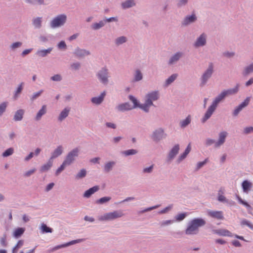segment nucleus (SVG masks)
Here are the masks:
<instances>
[{"instance_id": "1", "label": "nucleus", "mask_w": 253, "mask_h": 253, "mask_svg": "<svg viewBox=\"0 0 253 253\" xmlns=\"http://www.w3.org/2000/svg\"><path fill=\"white\" fill-rule=\"evenodd\" d=\"M206 221L202 218H195L189 221L185 233L186 235H195L199 232V228L204 226Z\"/></svg>"}, {"instance_id": "2", "label": "nucleus", "mask_w": 253, "mask_h": 253, "mask_svg": "<svg viewBox=\"0 0 253 253\" xmlns=\"http://www.w3.org/2000/svg\"><path fill=\"white\" fill-rule=\"evenodd\" d=\"M225 96L224 94L221 92L213 100L211 105L209 107L206 111L204 117L202 119V122L204 123L211 116L213 112L215 111L218 104L224 98Z\"/></svg>"}, {"instance_id": "3", "label": "nucleus", "mask_w": 253, "mask_h": 253, "mask_svg": "<svg viewBox=\"0 0 253 253\" xmlns=\"http://www.w3.org/2000/svg\"><path fill=\"white\" fill-rule=\"evenodd\" d=\"M96 77L99 82L104 85H107L109 81L110 73L108 69L106 67L101 68L96 73Z\"/></svg>"}, {"instance_id": "4", "label": "nucleus", "mask_w": 253, "mask_h": 253, "mask_svg": "<svg viewBox=\"0 0 253 253\" xmlns=\"http://www.w3.org/2000/svg\"><path fill=\"white\" fill-rule=\"evenodd\" d=\"M124 213L122 210L114 211L105 213L99 218L100 221H110L123 216Z\"/></svg>"}, {"instance_id": "5", "label": "nucleus", "mask_w": 253, "mask_h": 253, "mask_svg": "<svg viewBox=\"0 0 253 253\" xmlns=\"http://www.w3.org/2000/svg\"><path fill=\"white\" fill-rule=\"evenodd\" d=\"M213 72V66L212 63H211L207 69L204 72L201 78L200 86L205 85L209 79L211 77Z\"/></svg>"}, {"instance_id": "6", "label": "nucleus", "mask_w": 253, "mask_h": 253, "mask_svg": "<svg viewBox=\"0 0 253 253\" xmlns=\"http://www.w3.org/2000/svg\"><path fill=\"white\" fill-rule=\"evenodd\" d=\"M167 134L165 133L164 129L162 127H159L153 131L151 138L153 141L158 142L165 138Z\"/></svg>"}, {"instance_id": "7", "label": "nucleus", "mask_w": 253, "mask_h": 253, "mask_svg": "<svg viewBox=\"0 0 253 253\" xmlns=\"http://www.w3.org/2000/svg\"><path fill=\"white\" fill-rule=\"evenodd\" d=\"M80 153V150L78 148H75L70 151L65 157V161L71 165L78 157Z\"/></svg>"}, {"instance_id": "8", "label": "nucleus", "mask_w": 253, "mask_h": 253, "mask_svg": "<svg viewBox=\"0 0 253 253\" xmlns=\"http://www.w3.org/2000/svg\"><path fill=\"white\" fill-rule=\"evenodd\" d=\"M67 17H56L50 22V27L55 28L63 26L66 21Z\"/></svg>"}, {"instance_id": "9", "label": "nucleus", "mask_w": 253, "mask_h": 253, "mask_svg": "<svg viewBox=\"0 0 253 253\" xmlns=\"http://www.w3.org/2000/svg\"><path fill=\"white\" fill-rule=\"evenodd\" d=\"M250 98V97H247L243 102L237 106L234 110L232 113V115L234 117L237 116L243 109L249 105Z\"/></svg>"}, {"instance_id": "10", "label": "nucleus", "mask_w": 253, "mask_h": 253, "mask_svg": "<svg viewBox=\"0 0 253 253\" xmlns=\"http://www.w3.org/2000/svg\"><path fill=\"white\" fill-rule=\"evenodd\" d=\"M84 241V239H77V240H72L68 243H65L63 244H61V245H57V246L54 247L51 250V252H54V251H56L58 249H61V248H66L68 246L74 245L75 244L80 243Z\"/></svg>"}, {"instance_id": "11", "label": "nucleus", "mask_w": 253, "mask_h": 253, "mask_svg": "<svg viewBox=\"0 0 253 253\" xmlns=\"http://www.w3.org/2000/svg\"><path fill=\"white\" fill-rule=\"evenodd\" d=\"M73 54L78 58H83L86 56L89 55L90 52L85 49H82L77 47L75 48Z\"/></svg>"}, {"instance_id": "12", "label": "nucleus", "mask_w": 253, "mask_h": 253, "mask_svg": "<svg viewBox=\"0 0 253 253\" xmlns=\"http://www.w3.org/2000/svg\"><path fill=\"white\" fill-rule=\"evenodd\" d=\"M179 150V144H175L170 150L168 154L167 161L168 162H171V161L175 158L176 155L178 153Z\"/></svg>"}, {"instance_id": "13", "label": "nucleus", "mask_w": 253, "mask_h": 253, "mask_svg": "<svg viewBox=\"0 0 253 253\" xmlns=\"http://www.w3.org/2000/svg\"><path fill=\"white\" fill-rule=\"evenodd\" d=\"M183 53L182 52H177L172 55L169 59L168 64L169 65H172L176 63L183 56Z\"/></svg>"}, {"instance_id": "14", "label": "nucleus", "mask_w": 253, "mask_h": 253, "mask_svg": "<svg viewBox=\"0 0 253 253\" xmlns=\"http://www.w3.org/2000/svg\"><path fill=\"white\" fill-rule=\"evenodd\" d=\"M206 37L205 33L202 34L194 43V47H199L205 45L206 44Z\"/></svg>"}, {"instance_id": "15", "label": "nucleus", "mask_w": 253, "mask_h": 253, "mask_svg": "<svg viewBox=\"0 0 253 253\" xmlns=\"http://www.w3.org/2000/svg\"><path fill=\"white\" fill-rule=\"evenodd\" d=\"M159 93L158 91H153L148 93L145 96V101H150L153 103V101H156L159 98Z\"/></svg>"}, {"instance_id": "16", "label": "nucleus", "mask_w": 253, "mask_h": 253, "mask_svg": "<svg viewBox=\"0 0 253 253\" xmlns=\"http://www.w3.org/2000/svg\"><path fill=\"white\" fill-rule=\"evenodd\" d=\"M228 135V133L226 131H221L219 133V138L217 142L214 144V147L217 148L221 146L224 144L226 138Z\"/></svg>"}, {"instance_id": "17", "label": "nucleus", "mask_w": 253, "mask_h": 253, "mask_svg": "<svg viewBox=\"0 0 253 253\" xmlns=\"http://www.w3.org/2000/svg\"><path fill=\"white\" fill-rule=\"evenodd\" d=\"M208 215L213 218L222 220L224 219L223 212L222 211H215L209 210L207 212Z\"/></svg>"}, {"instance_id": "18", "label": "nucleus", "mask_w": 253, "mask_h": 253, "mask_svg": "<svg viewBox=\"0 0 253 253\" xmlns=\"http://www.w3.org/2000/svg\"><path fill=\"white\" fill-rule=\"evenodd\" d=\"M63 152V148L62 146L59 145L54 151L51 153V157L49 158L53 161V160L57 158L62 155Z\"/></svg>"}, {"instance_id": "19", "label": "nucleus", "mask_w": 253, "mask_h": 253, "mask_svg": "<svg viewBox=\"0 0 253 253\" xmlns=\"http://www.w3.org/2000/svg\"><path fill=\"white\" fill-rule=\"evenodd\" d=\"M240 87L239 84H237L236 86L232 88H229L227 90H224L222 92L224 94L225 97L229 95H232L234 94H236L239 91V88Z\"/></svg>"}, {"instance_id": "20", "label": "nucleus", "mask_w": 253, "mask_h": 253, "mask_svg": "<svg viewBox=\"0 0 253 253\" xmlns=\"http://www.w3.org/2000/svg\"><path fill=\"white\" fill-rule=\"evenodd\" d=\"M116 109L120 112H125L132 109L131 105L129 102L120 104L116 107Z\"/></svg>"}, {"instance_id": "21", "label": "nucleus", "mask_w": 253, "mask_h": 253, "mask_svg": "<svg viewBox=\"0 0 253 253\" xmlns=\"http://www.w3.org/2000/svg\"><path fill=\"white\" fill-rule=\"evenodd\" d=\"M213 233L219 236L232 237V233L229 230L225 229H215L212 231Z\"/></svg>"}, {"instance_id": "22", "label": "nucleus", "mask_w": 253, "mask_h": 253, "mask_svg": "<svg viewBox=\"0 0 253 253\" xmlns=\"http://www.w3.org/2000/svg\"><path fill=\"white\" fill-rule=\"evenodd\" d=\"M106 95V92L104 91L99 96L94 97L91 99V101L93 104L96 105L100 104L104 100V97Z\"/></svg>"}, {"instance_id": "23", "label": "nucleus", "mask_w": 253, "mask_h": 253, "mask_svg": "<svg viewBox=\"0 0 253 253\" xmlns=\"http://www.w3.org/2000/svg\"><path fill=\"white\" fill-rule=\"evenodd\" d=\"M99 190V186H94L91 188H90L86 191H85L83 195V197L84 198H89L92 194H93L96 192L98 191Z\"/></svg>"}, {"instance_id": "24", "label": "nucleus", "mask_w": 253, "mask_h": 253, "mask_svg": "<svg viewBox=\"0 0 253 253\" xmlns=\"http://www.w3.org/2000/svg\"><path fill=\"white\" fill-rule=\"evenodd\" d=\"M70 111V108L69 107L65 108L60 113L58 117V121L61 122H62L65 118H66L69 115V112Z\"/></svg>"}, {"instance_id": "25", "label": "nucleus", "mask_w": 253, "mask_h": 253, "mask_svg": "<svg viewBox=\"0 0 253 253\" xmlns=\"http://www.w3.org/2000/svg\"><path fill=\"white\" fill-rule=\"evenodd\" d=\"M191 149L190 144H189L185 149L184 152L181 154L177 159V163L178 164L180 163L182 161H183L184 159L186 158L188 154L189 153Z\"/></svg>"}, {"instance_id": "26", "label": "nucleus", "mask_w": 253, "mask_h": 253, "mask_svg": "<svg viewBox=\"0 0 253 253\" xmlns=\"http://www.w3.org/2000/svg\"><path fill=\"white\" fill-rule=\"evenodd\" d=\"M25 111L23 109H19L17 110L13 116V120L15 122L20 121L23 119Z\"/></svg>"}, {"instance_id": "27", "label": "nucleus", "mask_w": 253, "mask_h": 253, "mask_svg": "<svg viewBox=\"0 0 253 253\" xmlns=\"http://www.w3.org/2000/svg\"><path fill=\"white\" fill-rule=\"evenodd\" d=\"M253 73V62L250 65L244 67L242 74L244 77L248 76Z\"/></svg>"}, {"instance_id": "28", "label": "nucleus", "mask_w": 253, "mask_h": 253, "mask_svg": "<svg viewBox=\"0 0 253 253\" xmlns=\"http://www.w3.org/2000/svg\"><path fill=\"white\" fill-rule=\"evenodd\" d=\"M244 192L248 193L252 187V183L248 180H244L242 183Z\"/></svg>"}, {"instance_id": "29", "label": "nucleus", "mask_w": 253, "mask_h": 253, "mask_svg": "<svg viewBox=\"0 0 253 253\" xmlns=\"http://www.w3.org/2000/svg\"><path fill=\"white\" fill-rule=\"evenodd\" d=\"M52 50V47H49L46 49L38 50L36 54L39 57H46L48 54L50 53Z\"/></svg>"}, {"instance_id": "30", "label": "nucleus", "mask_w": 253, "mask_h": 253, "mask_svg": "<svg viewBox=\"0 0 253 253\" xmlns=\"http://www.w3.org/2000/svg\"><path fill=\"white\" fill-rule=\"evenodd\" d=\"M154 105L153 103H151L150 101H145L144 104H139L138 107L143 110L145 112L148 113L149 112V107Z\"/></svg>"}, {"instance_id": "31", "label": "nucleus", "mask_w": 253, "mask_h": 253, "mask_svg": "<svg viewBox=\"0 0 253 253\" xmlns=\"http://www.w3.org/2000/svg\"><path fill=\"white\" fill-rule=\"evenodd\" d=\"M53 165V161L50 159L48 160L47 163L43 165L40 168V171L41 172L47 171L52 167Z\"/></svg>"}, {"instance_id": "32", "label": "nucleus", "mask_w": 253, "mask_h": 253, "mask_svg": "<svg viewBox=\"0 0 253 253\" xmlns=\"http://www.w3.org/2000/svg\"><path fill=\"white\" fill-rule=\"evenodd\" d=\"M24 83L21 82L20 84H19L18 87L14 91L13 94V98L15 100H16L19 97L23 89V86L24 85Z\"/></svg>"}, {"instance_id": "33", "label": "nucleus", "mask_w": 253, "mask_h": 253, "mask_svg": "<svg viewBox=\"0 0 253 253\" xmlns=\"http://www.w3.org/2000/svg\"><path fill=\"white\" fill-rule=\"evenodd\" d=\"M136 4L134 0H126L121 3L123 9H127L135 6Z\"/></svg>"}, {"instance_id": "34", "label": "nucleus", "mask_w": 253, "mask_h": 253, "mask_svg": "<svg viewBox=\"0 0 253 253\" xmlns=\"http://www.w3.org/2000/svg\"><path fill=\"white\" fill-rule=\"evenodd\" d=\"M46 113V106L43 105L42 106L41 109L38 111L35 118L36 121H40L42 116L45 114Z\"/></svg>"}, {"instance_id": "35", "label": "nucleus", "mask_w": 253, "mask_h": 253, "mask_svg": "<svg viewBox=\"0 0 253 253\" xmlns=\"http://www.w3.org/2000/svg\"><path fill=\"white\" fill-rule=\"evenodd\" d=\"M116 162L114 161H109L106 163L104 166V171L105 173H108L112 170L113 167L115 166Z\"/></svg>"}, {"instance_id": "36", "label": "nucleus", "mask_w": 253, "mask_h": 253, "mask_svg": "<svg viewBox=\"0 0 253 253\" xmlns=\"http://www.w3.org/2000/svg\"><path fill=\"white\" fill-rule=\"evenodd\" d=\"M25 231V228L18 227L13 231V236L15 238H19L24 234Z\"/></svg>"}, {"instance_id": "37", "label": "nucleus", "mask_w": 253, "mask_h": 253, "mask_svg": "<svg viewBox=\"0 0 253 253\" xmlns=\"http://www.w3.org/2000/svg\"><path fill=\"white\" fill-rule=\"evenodd\" d=\"M127 41V38L124 36H122L116 38L114 41V43L117 46H119L126 43Z\"/></svg>"}, {"instance_id": "38", "label": "nucleus", "mask_w": 253, "mask_h": 253, "mask_svg": "<svg viewBox=\"0 0 253 253\" xmlns=\"http://www.w3.org/2000/svg\"><path fill=\"white\" fill-rule=\"evenodd\" d=\"M143 79V74L141 73V71L139 69H137L135 71V72L133 75V82H139L142 80Z\"/></svg>"}, {"instance_id": "39", "label": "nucleus", "mask_w": 253, "mask_h": 253, "mask_svg": "<svg viewBox=\"0 0 253 253\" xmlns=\"http://www.w3.org/2000/svg\"><path fill=\"white\" fill-rule=\"evenodd\" d=\"M191 118L190 115H188L185 120H181L179 123V126L181 128H185L187 126L191 123Z\"/></svg>"}, {"instance_id": "40", "label": "nucleus", "mask_w": 253, "mask_h": 253, "mask_svg": "<svg viewBox=\"0 0 253 253\" xmlns=\"http://www.w3.org/2000/svg\"><path fill=\"white\" fill-rule=\"evenodd\" d=\"M197 20V17H186L182 23L183 26H187L194 22Z\"/></svg>"}, {"instance_id": "41", "label": "nucleus", "mask_w": 253, "mask_h": 253, "mask_svg": "<svg viewBox=\"0 0 253 253\" xmlns=\"http://www.w3.org/2000/svg\"><path fill=\"white\" fill-rule=\"evenodd\" d=\"M178 77L177 74H173L169 76L166 81L165 83V86H168L171 83H172Z\"/></svg>"}, {"instance_id": "42", "label": "nucleus", "mask_w": 253, "mask_h": 253, "mask_svg": "<svg viewBox=\"0 0 253 253\" xmlns=\"http://www.w3.org/2000/svg\"><path fill=\"white\" fill-rule=\"evenodd\" d=\"M106 24L105 21L104 20L100 21L98 23H94L92 24L91 28L93 30H97L103 27Z\"/></svg>"}, {"instance_id": "43", "label": "nucleus", "mask_w": 253, "mask_h": 253, "mask_svg": "<svg viewBox=\"0 0 253 253\" xmlns=\"http://www.w3.org/2000/svg\"><path fill=\"white\" fill-rule=\"evenodd\" d=\"M42 17H38L33 19L32 21L33 24L35 28L40 29L42 27Z\"/></svg>"}, {"instance_id": "44", "label": "nucleus", "mask_w": 253, "mask_h": 253, "mask_svg": "<svg viewBox=\"0 0 253 253\" xmlns=\"http://www.w3.org/2000/svg\"><path fill=\"white\" fill-rule=\"evenodd\" d=\"M128 98L133 104V105H131L132 109L137 108L139 106V103L134 96L132 95H129L128 96Z\"/></svg>"}, {"instance_id": "45", "label": "nucleus", "mask_w": 253, "mask_h": 253, "mask_svg": "<svg viewBox=\"0 0 253 253\" xmlns=\"http://www.w3.org/2000/svg\"><path fill=\"white\" fill-rule=\"evenodd\" d=\"M138 151L136 149H129L122 152V154L125 156H128L131 155H134L137 154Z\"/></svg>"}, {"instance_id": "46", "label": "nucleus", "mask_w": 253, "mask_h": 253, "mask_svg": "<svg viewBox=\"0 0 253 253\" xmlns=\"http://www.w3.org/2000/svg\"><path fill=\"white\" fill-rule=\"evenodd\" d=\"M70 166L65 160H64L62 165L58 168L55 172V175L58 176L63 170H64L66 166Z\"/></svg>"}, {"instance_id": "47", "label": "nucleus", "mask_w": 253, "mask_h": 253, "mask_svg": "<svg viewBox=\"0 0 253 253\" xmlns=\"http://www.w3.org/2000/svg\"><path fill=\"white\" fill-rule=\"evenodd\" d=\"M42 233H52L53 230L51 228L48 227L45 224L42 223L40 228Z\"/></svg>"}, {"instance_id": "48", "label": "nucleus", "mask_w": 253, "mask_h": 253, "mask_svg": "<svg viewBox=\"0 0 253 253\" xmlns=\"http://www.w3.org/2000/svg\"><path fill=\"white\" fill-rule=\"evenodd\" d=\"M24 245V241L20 240L18 241L16 245L13 248L12 250V253H16L19 249L21 248Z\"/></svg>"}, {"instance_id": "49", "label": "nucleus", "mask_w": 253, "mask_h": 253, "mask_svg": "<svg viewBox=\"0 0 253 253\" xmlns=\"http://www.w3.org/2000/svg\"><path fill=\"white\" fill-rule=\"evenodd\" d=\"M86 175V170L83 169L76 175V178L77 179H82L84 178Z\"/></svg>"}, {"instance_id": "50", "label": "nucleus", "mask_w": 253, "mask_h": 253, "mask_svg": "<svg viewBox=\"0 0 253 253\" xmlns=\"http://www.w3.org/2000/svg\"><path fill=\"white\" fill-rule=\"evenodd\" d=\"M111 197H104L97 200L96 201V203L98 204H103L108 202L111 200Z\"/></svg>"}, {"instance_id": "51", "label": "nucleus", "mask_w": 253, "mask_h": 253, "mask_svg": "<svg viewBox=\"0 0 253 253\" xmlns=\"http://www.w3.org/2000/svg\"><path fill=\"white\" fill-rule=\"evenodd\" d=\"M14 153V149L12 147L9 148L4 151L2 154V156L3 157H7L12 155Z\"/></svg>"}, {"instance_id": "52", "label": "nucleus", "mask_w": 253, "mask_h": 253, "mask_svg": "<svg viewBox=\"0 0 253 253\" xmlns=\"http://www.w3.org/2000/svg\"><path fill=\"white\" fill-rule=\"evenodd\" d=\"M8 104L7 102H3L0 104V117L5 112Z\"/></svg>"}, {"instance_id": "53", "label": "nucleus", "mask_w": 253, "mask_h": 253, "mask_svg": "<svg viewBox=\"0 0 253 253\" xmlns=\"http://www.w3.org/2000/svg\"><path fill=\"white\" fill-rule=\"evenodd\" d=\"M43 90L42 89H41L38 92H35L33 94V95L30 97V100L31 101H34L37 98L39 97L43 93Z\"/></svg>"}, {"instance_id": "54", "label": "nucleus", "mask_w": 253, "mask_h": 253, "mask_svg": "<svg viewBox=\"0 0 253 253\" xmlns=\"http://www.w3.org/2000/svg\"><path fill=\"white\" fill-rule=\"evenodd\" d=\"M0 245L2 247H7L8 243L6 241V235L4 234L0 239Z\"/></svg>"}, {"instance_id": "55", "label": "nucleus", "mask_w": 253, "mask_h": 253, "mask_svg": "<svg viewBox=\"0 0 253 253\" xmlns=\"http://www.w3.org/2000/svg\"><path fill=\"white\" fill-rule=\"evenodd\" d=\"M187 215L186 212L178 213L175 216V218L177 221H181L186 217Z\"/></svg>"}, {"instance_id": "56", "label": "nucleus", "mask_w": 253, "mask_h": 253, "mask_svg": "<svg viewBox=\"0 0 253 253\" xmlns=\"http://www.w3.org/2000/svg\"><path fill=\"white\" fill-rule=\"evenodd\" d=\"M22 42H13L10 45V48L12 50H14L16 48L20 47L22 46Z\"/></svg>"}, {"instance_id": "57", "label": "nucleus", "mask_w": 253, "mask_h": 253, "mask_svg": "<svg viewBox=\"0 0 253 253\" xmlns=\"http://www.w3.org/2000/svg\"><path fill=\"white\" fill-rule=\"evenodd\" d=\"M241 226L246 225L248 226L251 229L253 230V224H252L249 221L244 219L241 222Z\"/></svg>"}, {"instance_id": "58", "label": "nucleus", "mask_w": 253, "mask_h": 253, "mask_svg": "<svg viewBox=\"0 0 253 253\" xmlns=\"http://www.w3.org/2000/svg\"><path fill=\"white\" fill-rule=\"evenodd\" d=\"M208 161V159L207 158L203 162H198L197 164V167L195 169V170L198 171L199 169H200L201 168H202L204 166H205L206 164Z\"/></svg>"}, {"instance_id": "59", "label": "nucleus", "mask_w": 253, "mask_h": 253, "mask_svg": "<svg viewBox=\"0 0 253 253\" xmlns=\"http://www.w3.org/2000/svg\"><path fill=\"white\" fill-rule=\"evenodd\" d=\"M160 207V205H156V206H152V207H149V208H147L146 209H145L144 210H142V211H138V214H141V213H143L144 212H147V211H151L153 210H154V209H156L158 208H159Z\"/></svg>"}, {"instance_id": "60", "label": "nucleus", "mask_w": 253, "mask_h": 253, "mask_svg": "<svg viewBox=\"0 0 253 253\" xmlns=\"http://www.w3.org/2000/svg\"><path fill=\"white\" fill-rule=\"evenodd\" d=\"M154 169V165H151L150 167L145 168L142 170L143 173H151L153 172Z\"/></svg>"}, {"instance_id": "61", "label": "nucleus", "mask_w": 253, "mask_h": 253, "mask_svg": "<svg viewBox=\"0 0 253 253\" xmlns=\"http://www.w3.org/2000/svg\"><path fill=\"white\" fill-rule=\"evenodd\" d=\"M50 80L53 81L60 82L62 80V76L60 74H56L50 78Z\"/></svg>"}, {"instance_id": "62", "label": "nucleus", "mask_w": 253, "mask_h": 253, "mask_svg": "<svg viewBox=\"0 0 253 253\" xmlns=\"http://www.w3.org/2000/svg\"><path fill=\"white\" fill-rule=\"evenodd\" d=\"M217 200L218 201L224 203H227L228 202V200L222 194H218Z\"/></svg>"}, {"instance_id": "63", "label": "nucleus", "mask_w": 253, "mask_h": 253, "mask_svg": "<svg viewBox=\"0 0 253 253\" xmlns=\"http://www.w3.org/2000/svg\"><path fill=\"white\" fill-rule=\"evenodd\" d=\"M71 68L74 70H78L81 68V64L79 62L72 63L71 65Z\"/></svg>"}, {"instance_id": "64", "label": "nucleus", "mask_w": 253, "mask_h": 253, "mask_svg": "<svg viewBox=\"0 0 253 253\" xmlns=\"http://www.w3.org/2000/svg\"><path fill=\"white\" fill-rule=\"evenodd\" d=\"M57 47L60 49H65L67 48V45L64 41L60 42L57 44Z\"/></svg>"}]
</instances>
